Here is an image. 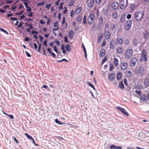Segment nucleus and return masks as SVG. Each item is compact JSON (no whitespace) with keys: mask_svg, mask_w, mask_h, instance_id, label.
<instances>
[{"mask_svg":"<svg viewBox=\"0 0 149 149\" xmlns=\"http://www.w3.org/2000/svg\"><path fill=\"white\" fill-rule=\"evenodd\" d=\"M88 85L90 86H91V87L92 88L94 89H95V87H94V86H93L91 84V83H89L88 84Z\"/></svg>","mask_w":149,"mask_h":149,"instance_id":"nucleus-63","label":"nucleus"},{"mask_svg":"<svg viewBox=\"0 0 149 149\" xmlns=\"http://www.w3.org/2000/svg\"><path fill=\"white\" fill-rule=\"evenodd\" d=\"M137 62V59L135 57H133L130 60V65H135Z\"/></svg>","mask_w":149,"mask_h":149,"instance_id":"nucleus-12","label":"nucleus"},{"mask_svg":"<svg viewBox=\"0 0 149 149\" xmlns=\"http://www.w3.org/2000/svg\"><path fill=\"white\" fill-rule=\"evenodd\" d=\"M134 88L137 89H141L143 88V87L141 85L137 84L134 86Z\"/></svg>","mask_w":149,"mask_h":149,"instance_id":"nucleus-26","label":"nucleus"},{"mask_svg":"<svg viewBox=\"0 0 149 149\" xmlns=\"http://www.w3.org/2000/svg\"><path fill=\"white\" fill-rule=\"evenodd\" d=\"M138 43L137 40L136 39H135L133 40L132 45L134 47H136L137 46Z\"/></svg>","mask_w":149,"mask_h":149,"instance_id":"nucleus-25","label":"nucleus"},{"mask_svg":"<svg viewBox=\"0 0 149 149\" xmlns=\"http://www.w3.org/2000/svg\"><path fill=\"white\" fill-rule=\"evenodd\" d=\"M135 93L141 96V91L136 90L135 91Z\"/></svg>","mask_w":149,"mask_h":149,"instance_id":"nucleus-41","label":"nucleus"},{"mask_svg":"<svg viewBox=\"0 0 149 149\" xmlns=\"http://www.w3.org/2000/svg\"><path fill=\"white\" fill-rule=\"evenodd\" d=\"M118 86L119 88L122 89H123L124 88V85L122 81H120V82L118 84Z\"/></svg>","mask_w":149,"mask_h":149,"instance_id":"nucleus-33","label":"nucleus"},{"mask_svg":"<svg viewBox=\"0 0 149 149\" xmlns=\"http://www.w3.org/2000/svg\"><path fill=\"white\" fill-rule=\"evenodd\" d=\"M144 84L146 86H149V79H146L144 81Z\"/></svg>","mask_w":149,"mask_h":149,"instance_id":"nucleus-24","label":"nucleus"},{"mask_svg":"<svg viewBox=\"0 0 149 149\" xmlns=\"http://www.w3.org/2000/svg\"><path fill=\"white\" fill-rule=\"evenodd\" d=\"M139 98L140 100L144 101L147 100L148 97H147L146 95H142Z\"/></svg>","mask_w":149,"mask_h":149,"instance_id":"nucleus-19","label":"nucleus"},{"mask_svg":"<svg viewBox=\"0 0 149 149\" xmlns=\"http://www.w3.org/2000/svg\"><path fill=\"white\" fill-rule=\"evenodd\" d=\"M74 1L73 0H71L69 3L68 5V6H72L74 4Z\"/></svg>","mask_w":149,"mask_h":149,"instance_id":"nucleus-39","label":"nucleus"},{"mask_svg":"<svg viewBox=\"0 0 149 149\" xmlns=\"http://www.w3.org/2000/svg\"><path fill=\"white\" fill-rule=\"evenodd\" d=\"M82 20L81 17L79 16L77 17L76 18V21L77 22H80Z\"/></svg>","mask_w":149,"mask_h":149,"instance_id":"nucleus-37","label":"nucleus"},{"mask_svg":"<svg viewBox=\"0 0 149 149\" xmlns=\"http://www.w3.org/2000/svg\"><path fill=\"white\" fill-rule=\"evenodd\" d=\"M29 28L26 29V30L27 32H31V31L30 30V29H32L33 28V27L31 24H29Z\"/></svg>","mask_w":149,"mask_h":149,"instance_id":"nucleus-32","label":"nucleus"},{"mask_svg":"<svg viewBox=\"0 0 149 149\" xmlns=\"http://www.w3.org/2000/svg\"><path fill=\"white\" fill-rule=\"evenodd\" d=\"M111 6L113 10H116L119 8V5L118 2L113 1L112 2Z\"/></svg>","mask_w":149,"mask_h":149,"instance_id":"nucleus-7","label":"nucleus"},{"mask_svg":"<svg viewBox=\"0 0 149 149\" xmlns=\"http://www.w3.org/2000/svg\"><path fill=\"white\" fill-rule=\"evenodd\" d=\"M86 17L85 15L84 16V17L83 18V22L84 24H86L87 23L86 21Z\"/></svg>","mask_w":149,"mask_h":149,"instance_id":"nucleus-40","label":"nucleus"},{"mask_svg":"<svg viewBox=\"0 0 149 149\" xmlns=\"http://www.w3.org/2000/svg\"><path fill=\"white\" fill-rule=\"evenodd\" d=\"M57 138L60 140H63L64 139L61 136H56Z\"/></svg>","mask_w":149,"mask_h":149,"instance_id":"nucleus-61","label":"nucleus"},{"mask_svg":"<svg viewBox=\"0 0 149 149\" xmlns=\"http://www.w3.org/2000/svg\"><path fill=\"white\" fill-rule=\"evenodd\" d=\"M55 43L57 44V45H59L60 44V42L58 40H56L55 41Z\"/></svg>","mask_w":149,"mask_h":149,"instance_id":"nucleus-55","label":"nucleus"},{"mask_svg":"<svg viewBox=\"0 0 149 149\" xmlns=\"http://www.w3.org/2000/svg\"><path fill=\"white\" fill-rule=\"evenodd\" d=\"M116 109L120 111L122 113L127 116H128L129 114L124 109L119 106L117 107H116Z\"/></svg>","mask_w":149,"mask_h":149,"instance_id":"nucleus-6","label":"nucleus"},{"mask_svg":"<svg viewBox=\"0 0 149 149\" xmlns=\"http://www.w3.org/2000/svg\"><path fill=\"white\" fill-rule=\"evenodd\" d=\"M112 16L114 19H116L118 16V13L116 12H114L112 13Z\"/></svg>","mask_w":149,"mask_h":149,"instance_id":"nucleus-21","label":"nucleus"},{"mask_svg":"<svg viewBox=\"0 0 149 149\" xmlns=\"http://www.w3.org/2000/svg\"><path fill=\"white\" fill-rule=\"evenodd\" d=\"M0 30H1V31H3V32L5 33H6L7 35H8V32L7 31L4 30V29H3L1 28H0Z\"/></svg>","mask_w":149,"mask_h":149,"instance_id":"nucleus-44","label":"nucleus"},{"mask_svg":"<svg viewBox=\"0 0 149 149\" xmlns=\"http://www.w3.org/2000/svg\"><path fill=\"white\" fill-rule=\"evenodd\" d=\"M138 72L139 73L141 74H143L144 72L143 68L141 66L138 70Z\"/></svg>","mask_w":149,"mask_h":149,"instance_id":"nucleus-27","label":"nucleus"},{"mask_svg":"<svg viewBox=\"0 0 149 149\" xmlns=\"http://www.w3.org/2000/svg\"><path fill=\"white\" fill-rule=\"evenodd\" d=\"M111 34L108 31H104V37L107 40H109L111 37Z\"/></svg>","mask_w":149,"mask_h":149,"instance_id":"nucleus-10","label":"nucleus"},{"mask_svg":"<svg viewBox=\"0 0 149 149\" xmlns=\"http://www.w3.org/2000/svg\"><path fill=\"white\" fill-rule=\"evenodd\" d=\"M116 27V25L114 24H111L110 25V27L112 30H113Z\"/></svg>","mask_w":149,"mask_h":149,"instance_id":"nucleus-35","label":"nucleus"},{"mask_svg":"<svg viewBox=\"0 0 149 149\" xmlns=\"http://www.w3.org/2000/svg\"><path fill=\"white\" fill-rule=\"evenodd\" d=\"M143 38L145 39H148L149 38V33L147 31H145L143 33Z\"/></svg>","mask_w":149,"mask_h":149,"instance_id":"nucleus-15","label":"nucleus"},{"mask_svg":"<svg viewBox=\"0 0 149 149\" xmlns=\"http://www.w3.org/2000/svg\"><path fill=\"white\" fill-rule=\"evenodd\" d=\"M122 78V74L120 72H118L117 73L116 78L118 80H120Z\"/></svg>","mask_w":149,"mask_h":149,"instance_id":"nucleus-30","label":"nucleus"},{"mask_svg":"<svg viewBox=\"0 0 149 149\" xmlns=\"http://www.w3.org/2000/svg\"><path fill=\"white\" fill-rule=\"evenodd\" d=\"M123 42V39L120 38H117L116 40V44L117 45H120Z\"/></svg>","mask_w":149,"mask_h":149,"instance_id":"nucleus-11","label":"nucleus"},{"mask_svg":"<svg viewBox=\"0 0 149 149\" xmlns=\"http://www.w3.org/2000/svg\"><path fill=\"white\" fill-rule=\"evenodd\" d=\"M61 49L62 51V53L63 54H65V51L64 49V45H62L61 48Z\"/></svg>","mask_w":149,"mask_h":149,"instance_id":"nucleus-43","label":"nucleus"},{"mask_svg":"<svg viewBox=\"0 0 149 149\" xmlns=\"http://www.w3.org/2000/svg\"><path fill=\"white\" fill-rule=\"evenodd\" d=\"M63 2H61L60 4V6L59 7V9H63Z\"/></svg>","mask_w":149,"mask_h":149,"instance_id":"nucleus-50","label":"nucleus"},{"mask_svg":"<svg viewBox=\"0 0 149 149\" xmlns=\"http://www.w3.org/2000/svg\"><path fill=\"white\" fill-rule=\"evenodd\" d=\"M133 51L132 49H129L127 50L125 52V57L126 58H129L132 54Z\"/></svg>","mask_w":149,"mask_h":149,"instance_id":"nucleus-5","label":"nucleus"},{"mask_svg":"<svg viewBox=\"0 0 149 149\" xmlns=\"http://www.w3.org/2000/svg\"><path fill=\"white\" fill-rule=\"evenodd\" d=\"M65 49L67 51L69 52L70 51L71 48L70 45L68 44H67L65 46Z\"/></svg>","mask_w":149,"mask_h":149,"instance_id":"nucleus-36","label":"nucleus"},{"mask_svg":"<svg viewBox=\"0 0 149 149\" xmlns=\"http://www.w3.org/2000/svg\"><path fill=\"white\" fill-rule=\"evenodd\" d=\"M25 21L27 20V21H30L31 22H32L33 21L32 19L31 18H25Z\"/></svg>","mask_w":149,"mask_h":149,"instance_id":"nucleus-57","label":"nucleus"},{"mask_svg":"<svg viewBox=\"0 0 149 149\" xmlns=\"http://www.w3.org/2000/svg\"><path fill=\"white\" fill-rule=\"evenodd\" d=\"M127 0H121L120 2V7L121 8H124L127 5Z\"/></svg>","mask_w":149,"mask_h":149,"instance_id":"nucleus-8","label":"nucleus"},{"mask_svg":"<svg viewBox=\"0 0 149 149\" xmlns=\"http://www.w3.org/2000/svg\"><path fill=\"white\" fill-rule=\"evenodd\" d=\"M125 14H123L122 15L120 21V22L122 23L124 22L125 20Z\"/></svg>","mask_w":149,"mask_h":149,"instance_id":"nucleus-16","label":"nucleus"},{"mask_svg":"<svg viewBox=\"0 0 149 149\" xmlns=\"http://www.w3.org/2000/svg\"><path fill=\"white\" fill-rule=\"evenodd\" d=\"M82 10V8L80 6L77 7L75 11V13L78 14Z\"/></svg>","mask_w":149,"mask_h":149,"instance_id":"nucleus-20","label":"nucleus"},{"mask_svg":"<svg viewBox=\"0 0 149 149\" xmlns=\"http://www.w3.org/2000/svg\"><path fill=\"white\" fill-rule=\"evenodd\" d=\"M114 42V41L113 40H112L111 41L110 45V48L111 49H113L115 47V46L113 45V43Z\"/></svg>","mask_w":149,"mask_h":149,"instance_id":"nucleus-29","label":"nucleus"},{"mask_svg":"<svg viewBox=\"0 0 149 149\" xmlns=\"http://www.w3.org/2000/svg\"><path fill=\"white\" fill-rule=\"evenodd\" d=\"M34 33H35L36 34H38V32L37 31H36L34 30H32L31 31V34H33Z\"/></svg>","mask_w":149,"mask_h":149,"instance_id":"nucleus-51","label":"nucleus"},{"mask_svg":"<svg viewBox=\"0 0 149 149\" xmlns=\"http://www.w3.org/2000/svg\"><path fill=\"white\" fill-rule=\"evenodd\" d=\"M109 23L107 22L105 24V28L106 29H107L109 27Z\"/></svg>","mask_w":149,"mask_h":149,"instance_id":"nucleus-52","label":"nucleus"},{"mask_svg":"<svg viewBox=\"0 0 149 149\" xmlns=\"http://www.w3.org/2000/svg\"><path fill=\"white\" fill-rule=\"evenodd\" d=\"M68 35L69 38H72L74 37V32L71 30H70L68 32Z\"/></svg>","mask_w":149,"mask_h":149,"instance_id":"nucleus-18","label":"nucleus"},{"mask_svg":"<svg viewBox=\"0 0 149 149\" xmlns=\"http://www.w3.org/2000/svg\"><path fill=\"white\" fill-rule=\"evenodd\" d=\"M45 3V2H43L40 3H38L37 5L39 6H42L44 5V3Z\"/></svg>","mask_w":149,"mask_h":149,"instance_id":"nucleus-54","label":"nucleus"},{"mask_svg":"<svg viewBox=\"0 0 149 149\" xmlns=\"http://www.w3.org/2000/svg\"><path fill=\"white\" fill-rule=\"evenodd\" d=\"M40 23L44 25L45 24V22L42 20H41L40 21Z\"/></svg>","mask_w":149,"mask_h":149,"instance_id":"nucleus-64","label":"nucleus"},{"mask_svg":"<svg viewBox=\"0 0 149 149\" xmlns=\"http://www.w3.org/2000/svg\"><path fill=\"white\" fill-rule=\"evenodd\" d=\"M127 66H121V69L123 70H125L127 68Z\"/></svg>","mask_w":149,"mask_h":149,"instance_id":"nucleus-46","label":"nucleus"},{"mask_svg":"<svg viewBox=\"0 0 149 149\" xmlns=\"http://www.w3.org/2000/svg\"><path fill=\"white\" fill-rule=\"evenodd\" d=\"M102 38V33H101V34L100 35V36H99L98 37L97 41V43H99L100 42Z\"/></svg>","mask_w":149,"mask_h":149,"instance_id":"nucleus-31","label":"nucleus"},{"mask_svg":"<svg viewBox=\"0 0 149 149\" xmlns=\"http://www.w3.org/2000/svg\"><path fill=\"white\" fill-rule=\"evenodd\" d=\"M129 43V41L128 39L125 40L124 41V45H128Z\"/></svg>","mask_w":149,"mask_h":149,"instance_id":"nucleus-42","label":"nucleus"},{"mask_svg":"<svg viewBox=\"0 0 149 149\" xmlns=\"http://www.w3.org/2000/svg\"><path fill=\"white\" fill-rule=\"evenodd\" d=\"M55 122L59 125H63L64 124H65V123H63V122H61V121L58 120V119H56L55 120Z\"/></svg>","mask_w":149,"mask_h":149,"instance_id":"nucleus-34","label":"nucleus"},{"mask_svg":"<svg viewBox=\"0 0 149 149\" xmlns=\"http://www.w3.org/2000/svg\"><path fill=\"white\" fill-rule=\"evenodd\" d=\"M124 83L125 85H127V80L126 79H124Z\"/></svg>","mask_w":149,"mask_h":149,"instance_id":"nucleus-62","label":"nucleus"},{"mask_svg":"<svg viewBox=\"0 0 149 149\" xmlns=\"http://www.w3.org/2000/svg\"><path fill=\"white\" fill-rule=\"evenodd\" d=\"M113 60V62L115 65H118V61L117 58H114Z\"/></svg>","mask_w":149,"mask_h":149,"instance_id":"nucleus-28","label":"nucleus"},{"mask_svg":"<svg viewBox=\"0 0 149 149\" xmlns=\"http://www.w3.org/2000/svg\"><path fill=\"white\" fill-rule=\"evenodd\" d=\"M115 78V76L113 73H111L108 76V78L111 81L113 80Z\"/></svg>","mask_w":149,"mask_h":149,"instance_id":"nucleus-17","label":"nucleus"},{"mask_svg":"<svg viewBox=\"0 0 149 149\" xmlns=\"http://www.w3.org/2000/svg\"><path fill=\"white\" fill-rule=\"evenodd\" d=\"M143 13L141 10L136 11L134 14V16L137 22L141 21L143 17Z\"/></svg>","mask_w":149,"mask_h":149,"instance_id":"nucleus-1","label":"nucleus"},{"mask_svg":"<svg viewBox=\"0 0 149 149\" xmlns=\"http://www.w3.org/2000/svg\"><path fill=\"white\" fill-rule=\"evenodd\" d=\"M123 49L122 47L119 46L117 47V52L120 54H122L123 52Z\"/></svg>","mask_w":149,"mask_h":149,"instance_id":"nucleus-13","label":"nucleus"},{"mask_svg":"<svg viewBox=\"0 0 149 149\" xmlns=\"http://www.w3.org/2000/svg\"><path fill=\"white\" fill-rule=\"evenodd\" d=\"M86 3L87 7L90 8L93 6L94 4V0H87Z\"/></svg>","mask_w":149,"mask_h":149,"instance_id":"nucleus-9","label":"nucleus"},{"mask_svg":"<svg viewBox=\"0 0 149 149\" xmlns=\"http://www.w3.org/2000/svg\"><path fill=\"white\" fill-rule=\"evenodd\" d=\"M74 14V11L73 10H72L70 12V15L71 17H73Z\"/></svg>","mask_w":149,"mask_h":149,"instance_id":"nucleus-48","label":"nucleus"},{"mask_svg":"<svg viewBox=\"0 0 149 149\" xmlns=\"http://www.w3.org/2000/svg\"><path fill=\"white\" fill-rule=\"evenodd\" d=\"M105 54V50L104 49H102L100 53V56L101 57H103Z\"/></svg>","mask_w":149,"mask_h":149,"instance_id":"nucleus-22","label":"nucleus"},{"mask_svg":"<svg viewBox=\"0 0 149 149\" xmlns=\"http://www.w3.org/2000/svg\"><path fill=\"white\" fill-rule=\"evenodd\" d=\"M7 115L9 117H10V118L11 119H13L14 118L13 116V115H12V114L10 115V114H7Z\"/></svg>","mask_w":149,"mask_h":149,"instance_id":"nucleus-59","label":"nucleus"},{"mask_svg":"<svg viewBox=\"0 0 149 149\" xmlns=\"http://www.w3.org/2000/svg\"><path fill=\"white\" fill-rule=\"evenodd\" d=\"M58 22L57 21H56L54 23V26L55 27H56L58 26Z\"/></svg>","mask_w":149,"mask_h":149,"instance_id":"nucleus-56","label":"nucleus"},{"mask_svg":"<svg viewBox=\"0 0 149 149\" xmlns=\"http://www.w3.org/2000/svg\"><path fill=\"white\" fill-rule=\"evenodd\" d=\"M25 134L28 138L29 139H31L32 140L33 139L31 136L29 135L27 133H25Z\"/></svg>","mask_w":149,"mask_h":149,"instance_id":"nucleus-38","label":"nucleus"},{"mask_svg":"<svg viewBox=\"0 0 149 149\" xmlns=\"http://www.w3.org/2000/svg\"><path fill=\"white\" fill-rule=\"evenodd\" d=\"M103 22V17L102 16L100 17L99 19L98 25H101L102 24Z\"/></svg>","mask_w":149,"mask_h":149,"instance_id":"nucleus-23","label":"nucleus"},{"mask_svg":"<svg viewBox=\"0 0 149 149\" xmlns=\"http://www.w3.org/2000/svg\"><path fill=\"white\" fill-rule=\"evenodd\" d=\"M51 6V4L50 3L47 4L46 5L45 8H47L48 9H49Z\"/></svg>","mask_w":149,"mask_h":149,"instance_id":"nucleus-45","label":"nucleus"},{"mask_svg":"<svg viewBox=\"0 0 149 149\" xmlns=\"http://www.w3.org/2000/svg\"><path fill=\"white\" fill-rule=\"evenodd\" d=\"M122 147H120L119 146H117L114 145H111L110 148L111 149H122Z\"/></svg>","mask_w":149,"mask_h":149,"instance_id":"nucleus-14","label":"nucleus"},{"mask_svg":"<svg viewBox=\"0 0 149 149\" xmlns=\"http://www.w3.org/2000/svg\"><path fill=\"white\" fill-rule=\"evenodd\" d=\"M132 21L131 20H128L124 24V29L126 30H128L131 28Z\"/></svg>","mask_w":149,"mask_h":149,"instance_id":"nucleus-3","label":"nucleus"},{"mask_svg":"<svg viewBox=\"0 0 149 149\" xmlns=\"http://www.w3.org/2000/svg\"><path fill=\"white\" fill-rule=\"evenodd\" d=\"M95 18L94 15L92 14H90L87 19V22L89 25L92 24Z\"/></svg>","mask_w":149,"mask_h":149,"instance_id":"nucleus-4","label":"nucleus"},{"mask_svg":"<svg viewBox=\"0 0 149 149\" xmlns=\"http://www.w3.org/2000/svg\"><path fill=\"white\" fill-rule=\"evenodd\" d=\"M64 41L65 42H68V39L66 36H65L64 38Z\"/></svg>","mask_w":149,"mask_h":149,"instance_id":"nucleus-58","label":"nucleus"},{"mask_svg":"<svg viewBox=\"0 0 149 149\" xmlns=\"http://www.w3.org/2000/svg\"><path fill=\"white\" fill-rule=\"evenodd\" d=\"M24 4L26 8L27 9L28 8V4L27 2H24Z\"/></svg>","mask_w":149,"mask_h":149,"instance_id":"nucleus-53","label":"nucleus"},{"mask_svg":"<svg viewBox=\"0 0 149 149\" xmlns=\"http://www.w3.org/2000/svg\"><path fill=\"white\" fill-rule=\"evenodd\" d=\"M106 57H105L102 60L101 62V64H103V63H104L106 61Z\"/></svg>","mask_w":149,"mask_h":149,"instance_id":"nucleus-49","label":"nucleus"},{"mask_svg":"<svg viewBox=\"0 0 149 149\" xmlns=\"http://www.w3.org/2000/svg\"><path fill=\"white\" fill-rule=\"evenodd\" d=\"M23 10H22V11L21 12H20L19 13H15V14L17 15H22V14L23 13Z\"/></svg>","mask_w":149,"mask_h":149,"instance_id":"nucleus-60","label":"nucleus"},{"mask_svg":"<svg viewBox=\"0 0 149 149\" xmlns=\"http://www.w3.org/2000/svg\"><path fill=\"white\" fill-rule=\"evenodd\" d=\"M147 51L145 49H144L142 51L141 54V58L140 59L141 61H143L145 62H146L147 61Z\"/></svg>","mask_w":149,"mask_h":149,"instance_id":"nucleus-2","label":"nucleus"},{"mask_svg":"<svg viewBox=\"0 0 149 149\" xmlns=\"http://www.w3.org/2000/svg\"><path fill=\"white\" fill-rule=\"evenodd\" d=\"M102 1V0H95L96 3L99 4H100L101 3Z\"/></svg>","mask_w":149,"mask_h":149,"instance_id":"nucleus-47","label":"nucleus"}]
</instances>
